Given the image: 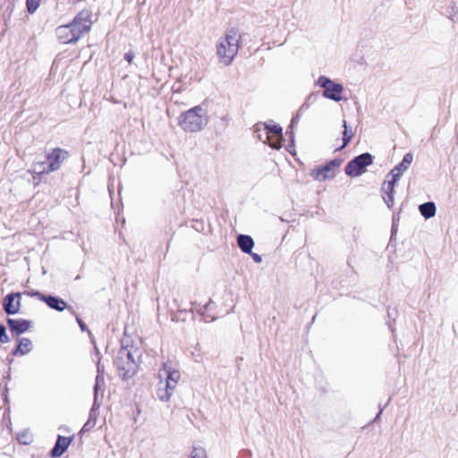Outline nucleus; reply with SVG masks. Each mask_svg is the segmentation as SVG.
<instances>
[{
	"label": "nucleus",
	"instance_id": "1",
	"mask_svg": "<svg viewBox=\"0 0 458 458\" xmlns=\"http://www.w3.org/2000/svg\"><path fill=\"white\" fill-rule=\"evenodd\" d=\"M140 351L133 346H129L122 340V345L118 351L114 364L119 373V377L123 380H127L134 377L139 370V363L135 360V356H140Z\"/></svg>",
	"mask_w": 458,
	"mask_h": 458
},
{
	"label": "nucleus",
	"instance_id": "2",
	"mask_svg": "<svg viewBox=\"0 0 458 458\" xmlns=\"http://www.w3.org/2000/svg\"><path fill=\"white\" fill-rule=\"evenodd\" d=\"M207 111L200 106H196L178 117V125L185 132H198L202 131L208 123Z\"/></svg>",
	"mask_w": 458,
	"mask_h": 458
},
{
	"label": "nucleus",
	"instance_id": "3",
	"mask_svg": "<svg viewBox=\"0 0 458 458\" xmlns=\"http://www.w3.org/2000/svg\"><path fill=\"white\" fill-rule=\"evenodd\" d=\"M240 36L236 29H230L225 38H220L216 46V54L221 63L229 65L234 59L239 50Z\"/></svg>",
	"mask_w": 458,
	"mask_h": 458
},
{
	"label": "nucleus",
	"instance_id": "4",
	"mask_svg": "<svg viewBox=\"0 0 458 458\" xmlns=\"http://www.w3.org/2000/svg\"><path fill=\"white\" fill-rule=\"evenodd\" d=\"M24 295L30 296V297H36L40 301L45 302L48 308L51 310H56V311H64V310H67L72 315H75L74 309L68 305L67 302L55 295L51 294H44L39 291L37 290H30V291H24Z\"/></svg>",
	"mask_w": 458,
	"mask_h": 458
},
{
	"label": "nucleus",
	"instance_id": "5",
	"mask_svg": "<svg viewBox=\"0 0 458 458\" xmlns=\"http://www.w3.org/2000/svg\"><path fill=\"white\" fill-rule=\"evenodd\" d=\"M373 159L374 157L369 152L358 155L346 164L344 172L350 177H358L373 163Z\"/></svg>",
	"mask_w": 458,
	"mask_h": 458
},
{
	"label": "nucleus",
	"instance_id": "6",
	"mask_svg": "<svg viewBox=\"0 0 458 458\" xmlns=\"http://www.w3.org/2000/svg\"><path fill=\"white\" fill-rule=\"evenodd\" d=\"M317 85L322 88V96L325 98L339 102L343 99L344 87L342 84L332 81L330 78L321 75L317 81Z\"/></svg>",
	"mask_w": 458,
	"mask_h": 458
},
{
	"label": "nucleus",
	"instance_id": "7",
	"mask_svg": "<svg viewBox=\"0 0 458 458\" xmlns=\"http://www.w3.org/2000/svg\"><path fill=\"white\" fill-rule=\"evenodd\" d=\"M84 34L77 27H73L71 22L67 25H62L56 29V36L62 44H71L77 42Z\"/></svg>",
	"mask_w": 458,
	"mask_h": 458
},
{
	"label": "nucleus",
	"instance_id": "8",
	"mask_svg": "<svg viewBox=\"0 0 458 458\" xmlns=\"http://www.w3.org/2000/svg\"><path fill=\"white\" fill-rule=\"evenodd\" d=\"M158 377L160 380L165 377V384L169 390H174L181 377V373L178 369L173 368L170 362H165L163 368L159 370Z\"/></svg>",
	"mask_w": 458,
	"mask_h": 458
},
{
	"label": "nucleus",
	"instance_id": "9",
	"mask_svg": "<svg viewBox=\"0 0 458 458\" xmlns=\"http://www.w3.org/2000/svg\"><path fill=\"white\" fill-rule=\"evenodd\" d=\"M69 157V152L61 148L51 149L46 156L48 162V171L55 172L61 168L62 163Z\"/></svg>",
	"mask_w": 458,
	"mask_h": 458
},
{
	"label": "nucleus",
	"instance_id": "10",
	"mask_svg": "<svg viewBox=\"0 0 458 458\" xmlns=\"http://www.w3.org/2000/svg\"><path fill=\"white\" fill-rule=\"evenodd\" d=\"M264 127L267 131V138L270 139L268 145L274 149H280L284 140L283 128L279 124L267 123H264Z\"/></svg>",
	"mask_w": 458,
	"mask_h": 458
},
{
	"label": "nucleus",
	"instance_id": "11",
	"mask_svg": "<svg viewBox=\"0 0 458 458\" xmlns=\"http://www.w3.org/2000/svg\"><path fill=\"white\" fill-rule=\"evenodd\" d=\"M22 294H24L22 293ZM21 293H10L3 300V308L7 315L19 313L21 307Z\"/></svg>",
	"mask_w": 458,
	"mask_h": 458
},
{
	"label": "nucleus",
	"instance_id": "12",
	"mask_svg": "<svg viewBox=\"0 0 458 458\" xmlns=\"http://www.w3.org/2000/svg\"><path fill=\"white\" fill-rule=\"evenodd\" d=\"M91 16L92 12L89 9H83L78 13L72 23L73 27H77L79 30H81L82 34H85L89 32L91 28Z\"/></svg>",
	"mask_w": 458,
	"mask_h": 458
},
{
	"label": "nucleus",
	"instance_id": "13",
	"mask_svg": "<svg viewBox=\"0 0 458 458\" xmlns=\"http://www.w3.org/2000/svg\"><path fill=\"white\" fill-rule=\"evenodd\" d=\"M6 323L10 332L17 336L28 331L31 327V321L24 318H7Z\"/></svg>",
	"mask_w": 458,
	"mask_h": 458
},
{
	"label": "nucleus",
	"instance_id": "14",
	"mask_svg": "<svg viewBox=\"0 0 458 458\" xmlns=\"http://www.w3.org/2000/svg\"><path fill=\"white\" fill-rule=\"evenodd\" d=\"M413 160V155L409 152L406 153L403 160L397 164L387 174V177L391 176L393 181L398 182L403 174L409 168Z\"/></svg>",
	"mask_w": 458,
	"mask_h": 458
},
{
	"label": "nucleus",
	"instance_id": "15",
	"mask_svg": "<svg viewBox=\"0 0 458 458\" xmlns=\"http://www.w3.org/2000/svg\"><path fill=\"white\" fill-rule=\"evenodd\" d=\"M72 439L73 437H64L58 435L55 445L50 451V456L52 458L61 457L71 445Z\"/></svg>",
	"mask_w": 458,
	"mask_h": 458
},
{
	"label": "nucleus",
	"instance_id": "16",
	"mask_svg": "<svg viewBox=\"0 0 458 458\" xmlns=\"http://www.w3.org/2000/svg\"><path fill=\"white\" fill-rule=\"evenodd\" d=\"M397 182L393 180L385 181L382 185L383 199L388 208L394 206V186Z\"/></svg>",
	"mask_w": 458,
	"mask_h": 458
},
{
	"label": "nucleus",
	"instance_id": "17",
	"mask_svg": "<svg viewBox=\"0 0 458 458\" xmlns=\"http://www.w3.org/2000/svg\"><path fill=\"white\" fill-rule=\"evenodd\" d=\"M32 342L27 337L17 339V346L12 351L13 356H23L32 350Z\"/></svg>",
	"mask_w": 458,
	"mask_h": 458
},
{
	"label": "nucleus",
	"instance_id": "18",
	"mask_svg": "<svg viewBox=\"0 0 458 458\" xmlns=\"http://www.w3.org/2000/svg\"><path fill=\"white\" fill-rule=\"evenodd\" d=\"M95 352H96V354L97 356L98 357V364H97V377H96V379H95V385H94V392H98L100 389L104 390L103 386L105 385V378H104V375H105V367L103 364H101L100 362V352L98 349V347L95 345Z\"/></svg>",
	"mask_w": 458,
	"mask_h": 458
},
{
	"label": "nucleus",
	"instance_id": "19",
	"mask_svg": "<svg viewBox=\"0 0 458 458\" xmlns=\"http://www.w3.org/2000/svg\"><path fill=\"white\" fill-rule=\"evenodd\" d=\"M342 158H334L329 162L326 163L324 165H321L324 171V180L333 179L335 176V169L339 167L343 163Z\"/></svg>",
	"mask_w": 458,
	"mask_h": 458
},
{
	"label": "nucleus",
	"instance_id": "20",
	"mask_svg": "<svg viewBox=\"0 0 458 458\" xmlns=\"http://www.w3.org/2000/svg\"><path fill=\"white\" fill-rule=\"evenodd\" d=\"M237 245L243 253H251L254 247V241L250 235L239 234L237 236Z\"/></svg>",
	"mask_w": 458,
	"mask_h": 458
},
{
	"label": "nucleus",
	"instance_id": "21",
	"mask_svg": "<svg viewBox=\"0 0 458 458\" xmlns=\"http://www.w3.org/2000/svg\"><path fill=\"white\" fill-rule=\"evenodd\" d=\"M420 215L425 219L432 218L436 216L437 207L433 201H428L419 206Z\"/></svg>",
	"mask_w": 458,
	"mask_h": 458
},
{
	"label": "nucleus",
	"instance_id": "22",
	"mask_svg": "<svg viewBox=\"0 0 458 458\" xmlns=\"http://www.w3.org/2000/svg\"><path fill=\"white\" fill-rule=\"evenodd\" d=\"M343 144L342 146L338 147L335 151H340L344 149L352 140L353 133L351 130V128L347 125V122L345 120L343 121Z\"/></svg>",
	"mask_w": 458,
	"mask_h": 458
},
{
	"label": "nucleus",
	"instance_id": "23",
	"mask_svg": "<svg viewBox=\"0 0 458 458\" xmlns=\"http://www.w3.org/2000/svg\"><path fill=\"white\" fill-rule=\"evenodd\" d=\"M174 390H169L167 386L163 383L162 380L159 382L158 388L157 390V395L162 402H167L170 400Z\"/></svg>",
	"mask_w": 458,
	"mask_h": 458
},
{
	"label": "nucleus",
	"instance_id": "24",
	"mask_svg": "<svg viewBox=\"0 0 458 458\" xmlns=\"http://www.w3.org/2000/svg\"><path fill=\"white\" fill-rule=\"evenodd\" d=\"M48 162L46 159L45 161H37L32 164V173L38 175L49 174L53 173V171H48Z\"/></svg>",
	"mask_w": 458,
	"mask_h": 458
},
{
	"label": "nucleus",
	"instance_id": "25",
	"mask_svg": "<svg viewBox=\"0 0 458 458\" xmlns=\"http://www.w3.org/2000/svg\"><path fill=\"white\" fill-rule=\"evenodd\" d=\"M100 405H101V400H99L98 392H94V401H93L92 407L89 411V415L88 420L96 422L98 416V409L100 408Z\"/></svg>",
	"mask_w": 458,
	"mask_h": 458
},
{
	"label": "nucleus",
	"instance_id": "26",
	"mask_svg": "<svg viewBox=\"0 0 458 458\" xmlns=\"http://www.w3.org/2000/svg\"><path fill=\"white\" fill-rule=\"evenodd\" d=\"M285 135L288 137L289 144L286 147L288 152L292 153V149H294V132L293 124H290L286 129Z\"/></svg>",
	"mask_w": 458,
	"mask_h": 458
},
{
	"label": "nucleus",
	"instance_id": "27",
	"mask_svg": "<svg viewBox=\"0 0 458 458\" xmlns=\"http://www.w3.org/2000/svg\"><path fill=\"white\" fill-rule=\"evenodd\" d=\"M191 458H207L205 448L201 446H194L191 453Z\"/></svg>",
	"mask_w": 458,
	"mask_h": 458
},
{
	"label": "nucleus",
	"instance_id": "28",
	"mask_svg": "<svg viewBox=\"0 0 458 458\" xmlns=\"http://www.w3.org/2000/svg\"><path fill=\"white\" fill-rule=\"evenodd\" d=\"M74 316L76 317V321L79 324V327L81 329V331H83V332L87 331L89 333V335L90 337L91 343L95 346L96 345V342H95V338H94L92 333L88 329L86 324L83 322V320L76 313H75Z\"/></svg>",
	"mask_w": 458,
	"mask_h": 458
},
{
	"label": "nucleus",
	"instance_id": "29",
	"mask_svg": "<svg viewBox=\"0 0 458 458\" xmlns=\"http://www.w3.org/2000/svg\"><path fill=\"white\" fill-rule=\"evenodd\" d=\"M41 0H26L27 11L29 13H34L40 4Z\"/></svg>",
	"mask_w": 458,
	"mask_h": 458
},
{
	"label": "nucleus",
	"instance_id": "30",
	"mask_svg": "<svg viewBox=\"0 0 458 458\" xmlns=\"http://www.w3.org/2000/svg\"><path fill=\"white\" fill-rule=\"evenodd\" d=\"M310 176L317 181H325L324 180V171L321 166H318L313 169L310 173Z\"/></svg>",
	"mask_w": 458,
	"mask_h": 458
},
{
	"label": "nucleus",
	"instance_id": "31",
	"mask_svg": "<svg viewBox=\"0 0 458 458\" xmlns=\"http://www.w3.org/2000/svg\"><path fill=\"white\" fill-rule=\"evenodd\" d=\"M17 439L22 445H29L32 441V437L28 432H22L18 434Z\"/></svg>",
	"mask_w": 458,
	"mask_h": 458
},
{
	"label": "nucleus",
	"instance_id": "32",
	"mask_svg": "<svg viewBox=\"0 0 458 458\" xmlns=\"http://www.w3.org/2000/svg\"><path fill=\"white\" fill-rule=\"evenodd\" d=\"M317 98H318L317 94H315V93L310 94L307 98L306 101L300 107V111L308 109L310 107V105L316 101Z\"/></svg>",
	"mask_w": 458,
	"mask_h": 458
},
{
	"label": "nucleus",
	"instance_id": "33",
	"mask_svg": "<svg viewBox=\"0 0 458 458\" xmlns=\"http://www.w3.org/2000/svg\"><path fill=\"white\" fill-rule=\"evenodd\" d=\"M10 341V338L6 333V327L4 324H0V343L6 344Z\"/></svg>",
	"mask_w": 458,
	"mask_h": 458
},
{
	"label": "nucleus",
	"instance_id": "34",
	"mask_svg": "<svg viewBox=\"0 0 458 458\" xmlns=\"http://www.w3.org/2000/svg\"><path fill=\"white\" fill-rule=\"evenodd\" d=\"M95 425H96L95 421L88 420L86 421V423L83 425V427L81 430V433H85V432L89 431L91 428H93L95 427Z\"/></svg>",
	"mask_w": 458,
	"mask_h": 458
},
{
	"label": "nucleus",
	"instance_id": "35",
	"mask_svg": "<svg viewBox=\"0 0 458 458\" xmlns=\"http://www.w3.org/2000/svg\"><path fill=\"white\" fill-rule=\"evenodd\" d=\"M135 56V54L132 50H130L124 54V60H126L129 64H131Z\"/></svg>",
	"mask_w": 458,
	"mask_h": 458
},
{
	"label": "nucleus",
	"instance_id": "36",
	"mask_svg": "<svg viewBox=\"0 0 458 458\" xmlns=\"http://www.w3.org/2000/svg\"><path fill=\"white\" fill-rule=\"evenodd\" d=\"M302 111H300V109L298 110L297 114L292 118L291 120V123L290 124H293V127L294 128L295 124L298 123L300 118H301V113Z\"/></svg>",
	"mask_w": 458,
	"mask_h": 458
},
{
	"label": "nucleus",
	"instance_id": "37",
	"mask_svg": "<svg viewBox=\"0 0 458 458\" xmlns=\"http://www.w3.org/2000/svg\"><path fill=\"white\" fill-rule=\"evenodd\" d=\"M212 301L209 300L202 308H200L199 310H198V313L199 315H204L205 311L209 308V306L212 304Z\"/></svg>",
	"mask_w": 458,
	"mask_h": 458
},
{
	"label": "nucleus",
	"instance_id": "38",
	"mask_svg": "<svg viewBox=\"0 0 458 458\" xmlns=\"http://www.w3.org/2000/svg\"><path fill=\"white\" fill-rule=\"evenodd\" d=\"M248 254L251 256V258L253 259V260L256 263H260L262 261L261 256L259 255L258 253H254V252L251 251V253H248Z\"/></svg>",
	"mask_w": 458,
	"mask_h": 458
},
{
	"label": "nucleus",
	"instance_id": "39",
	"mask_svg": "<svg viewBox=\"0 0 458 458\" xmlns=\"http://www.w3.org/2000/svg\"><path fill=\"white\" fill-rule=\"evenodd\" d=\"M397 314V310L395 309H391L390 307L387 309V316L389 318L394 317Z\"/></svg>",
	"mask_w": 458,
	"mask_h": 458
},
{
	"label": "nucleus",
	"instance_id": "40",
	"mask_svg": "<svg viewBox=\"0 0 458 458\" xmlns=\"http://www.w3.org/2000/svg\"><path fill=\"white\" fill-rule=\"evenodd\" d=\"M378 407H379V411L377 414V416L375 417L374 421H377L380 418V416L385 409V406H381V404H379Z\"/></svg>",
	"mask_w": 458,
	"mask_h": 458
},
{
	"label": "nucleus",
	"instance_id": "41",
	"mask_svg": "<svg viewBox=\"0 0 458 458\" xmlns=\"http://www.w3.org/2000/svg\"><path fill=\"white\" fill-rule=\"evenodd\" d=\"M390 402H391V399H388V400H387V403H385V407H386V406H387V405H388V403H390Z\"/></svg>",
	"mask_w": 458,
	"mask_h": 458
},
{
	"label": "nucleus",
	"instance_id": "42",
	"mask_svg": "<svg viewBox=\"0 0 458 458\" xmlns=\"http://www.w3.org/2000/svg\"><path fill=\"white\" fill-rule=\"evenodd\" d=\"M390 402H391V399H388V400H387V403H385V407H386V406H387V405H388V403H390Z\"/></svg>",
	"mask_w": 458,
	"mask_h": 458
},
{
	"label": "nucleus",
	"instance_id": "43",
	"mask_svg": "<svg viewBox=\"0 0 458 458\" xmlns=\"http://www.w3.org/2000/svg\"><path fill=\"white\" fill-rule=\"evenodd\" d=\"M390 402H391V399H388V400H387V403H385V407H386V406H387V405H388V403H390Z\"/></svg>",
	"mask_w": 458,
	"mask_h": 458
},
{
	"label": "nucleus",
	"instance_id": "44",
	"mask_svg": "<svg viewBox=\"0 0 458 458\" xmlns=\"http://www.w3.org/2000/svg\"><path fill=\"white\" fill-rule=\"evenodd\" d=\"M390 402H391V399H388V400H387V403H385V407H386V406H387V405H388V403H390Z\"/></svg>",
	"mask_w": 458,
	"mask_h": 458
},
{
	"label": "nucleus",
	"instance_id": "45",
	"mask_svg": "<svg viewBox=\"0 0 458 458\" xmlns=\"http://www.w3.org/2000/svg\"><path fill=\"white\" fill-rule=\"evenodd\" d=\"M394 231H395V228L393 226L392 227V233H394Z\"/></svg>",
	"mask_w": 458,
	"mask_h": 458
},
{
	"label": "nucleus",
	"instance_id": "46",
	"mask_svg": "<svg viewBox=\"0 0 458 458\" xmlns=\"http://www.w3.org/2000/svg\"><path fill=\"white\" fill-rule=\"evenodd\" d=\"M457 140H458V129H457Z\"/></svg>",
	"mask_w": 458,
	"mask_h": 458
}]
</instances>
